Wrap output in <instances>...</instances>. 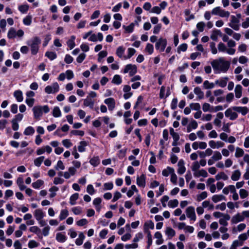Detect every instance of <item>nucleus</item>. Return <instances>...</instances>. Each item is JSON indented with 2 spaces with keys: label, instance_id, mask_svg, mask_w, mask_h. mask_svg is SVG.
Returning a JSON list of instances; mask_svg holds the SVG:
<instances>
[{
  "label": "nucleus",
  "instance_id": "f704fd0d",
  "mask_svg": "<svg viewBox=\"0 0 249 249\" xmlns=\"http://www.w3.org/2000/svg\"><path fill=\"white\" fill-rule=\"evenodd\" d=\"M56 239L59 242H64L66 240V237L65 235L59 232L56 234Z\"/></svg>",
  "mask_w": 249,
  "mask_h": 249
},
{
  "label": "nucleus",
  "instance_id": "37998d69",
  "mask_svg": "<svg viewBox=\"0 0 249 249\" xmlns=\"http://www.w3.org/2000/svg\"><path fill=\"white\" fill-rule=\"evenodd\" d=\"M44 184V181L41 179H38L36 181L32 183V186L35 189H38Z\"/></svg>",
  "mask_w": 249,
  "mask_h": 249
},
{
  "label": "nucleus",
  "instance_id": "f3484780",
  "mask_svg": "<svg viewBox=\"0 0 249 249\" xmlns=\"http://www.w3.org/2000/svg\"><path fill=\"white\" fill-rule=\"evenodd\" d=\"M231 217L229 214H225L220 218L219 220V224L221 225L226 226L228 225V221L229 220Z\"/></svg>",
  "mask_w": 249,
  "mask_h": 249
},
{
  "label": "nucleus",
  "instance_id": "bb28decb",
  "mask_svg": "<svg viewBox=\"0 0 249 249\" xmlns=\"http://www.w3.org/2000/svg\"><path fill=\"white\" fill-rule=\"evenodd\" d=\"M215 178L217 180L221 179L226 180L229 178V177L224 172H221L216 175Z\"/></svg>",
  "mask_w": 249,
  "mask_h": 249
},
{
  "label": "nucleus",
  "instance_id": "e433bc0d",
  "mask_svg": "<svg viewBox=\"0 0 249 249\" xmlns=\"http://www.w3.org/2000/svg\"><path fill=\"white\" fill-rule=\"evenodd\" d=\"M89 162L93 166H96L100 163V159L98 156L93 157L90 160Z\"/></svg>",
  "mask_w": 249,
  "mask_h": 249
},
{
  "label": "nucleus",
  "instance_id": "4d7b16f0",
  "mask_svg": "<svg viewBox=\"0 0 249 249\" xmlns=\"http://www.w3.org/2000/svg\"><path fill=\"white\" fill-rule=\"evenodd\" d=\"M239 195L241 198L243 199L246 198L248 196L249 193L247 190L244 189H241L239 191Z\"/></svg>",
  "mask_w": 249,
  "mask_h": 249
},
{
  "label": "nucleus",
  "instance_id": "774afa93",
  "mask_svg": "<svg viewBox=\"0 0 249 249\" xmlns=\"http://www.w3.org/2000/svg\"><path fill=\"white\" fill-rule=\"evenodd\" d=\"M210 48L213 54H215L217 53V50L215 47V44L214 42L210 43Z\"/></svg>",
  "mask_w": 249,
  "mask_h": 249
},
{
  "label": "nucleus",
  "instance_id": "58836bf2",
  "mask_svg": "<svg viewBox=\"0 0 249 249\" xmlns=\"http://www.w3.org/2000/svg\"><path fill=\"white\" fill-rule=\"evenodd\" d=\"M122 79L119 75H115L112 79V82L114 84L119 85L122 83Z\"/></svg>",
  "mask_w": 249,
  "mask_h": 249
},
{
  "label": "nucleus",
  "instance_id": "cd10ccee",
  "mask_svg": "<svg viewBox=\"0 0 249 249\" xmlns=\"http://www.w3.org/2000/svg\"><path fill=\"white\" fill-rule=\"evenodd\" d=\"M17 183L21 191H22L26 189V187L24 185L23 179L22 178L18 177L17 178Z\"/></svg>",
  "mask_w": 249,
  "mask_h": 249
},
{
  "label": "nucleus",
  "instance_id": "4468645a",
  "mask_svg": "<svg viewBox=\"0 0 249 249\" xmlns=\"http://www.w3.org/2000/svg\"><path fill=\"white\" fill-rule=\"evenodd\" d=\"M154 227V223L151 220L147 221L146 222H145V223L144 224V226H143L144 231L146 233H148V232H150V231H149V229H153Z\"/></svg>",
  "mask_w": 249,
  "mask_h": 249
},
{
  "label": "nucleus",
  "instance_id": "7c9ffc66",
  "mask_svg": "<svg viewBox=\"0 0 249 249\" xmlns=\"http://www.w3.org/2000/svg\"><path fill=\"white\" fill-rule=\"evenodd\" d=\"M212 199L214 203H217L221 200H225V197L222 195H216L213 196Z\"/></svg>",
  "mask_w": 249,
  "mask_h": 249
},
{
  "label": "nucleus",
  "instance_id": "5701e85b",
  "mask_svg": "<svg viewBox=\"0 0 249 249\" xmlns=\"http://www.w3.org/2000/svg\"><path fill=\"white\" fill-rule=\"evenodd\" d=\"M34 215L37 220H40L44 216V213L40 209H37L34 212Z\"/></svg>",
  "mask_w": 249,
  "mask_h": 249
},
{
  "label": "nucleus",
  "instance_id": "a19ab883",
  "mask_svg": "<svg viewBox=\"0 0 249 249\" xmlns=\"http://www.w3.org/2000/svg\"><path fill=\"white\" fill-rule=\"evenodd\" d=\"M79 195L78 193L73 194L70 197V203L71 205L75 204V201L78 199Z\"/></svg>",
  "mask_w": 249,
  "mask_h": 249
},
{
  "label": "nucleus",
  "instance_id": "c756f323",
  "mask_svg": "<svg viewBox=\"0 0 249 249\" xmlns=\"http://www.w3.org/2000/svg\"><path fill=\"white\" fill-rule=\"evenodd\" d=\"M174 169L170 167H167L162 172V175L164 177H168L169 175L173 173Z\"/></svg>",
  "mask_w": 249,
  "mask_h": 249
},
{
  "label": "nucleus",
  "instance_id": "412c9836",
  "mask_svg": "<svg viewBox=\"0 0 249 249\" xmlns=\"http://www.w3.org/2000/svg\"><path fill=\"white\" fill-rule=\"evenodd\" d=\"M194 176L195 177H197V178L201 177V176H202L204 178H206L208 176V173L206 172V171H205V170L201 169L200 170H197L196 172H194Z\"/></svg>",
  "mask_w": 249,
  "mask_h": 249
},
{
  "label": "nucleus",
  "instance_id": "0eeeda50",
  "mask_svg": "<svg viewBox=\"0 0 249 249\" xmlns=\"http://www.w3.org/2000/svg\"><path fill=\"white\" fill-rule=\"evenodd\" d=\"M137 71L136 66L132 64L127 65L124 69V73L129 72L130 76L134 75L137 72Z\"/></svg>",
  "mask_w": 249,
  "mask_h": 249
},
{
  "label": "nucleus",
  "instance_id": "ddd939ff",
  "mask_svg": "<svg viewBox=\"0 0 249 249\" xmlns=\"http://www.w3.org/2000/svg\"><path fill=\"white\" fill-rule=\"evenodd\" d=\"M232 109L235 111L241 113L243 115H246L249 112V109L246 107H233Z\"/></svg>",
  "mask_w": 249,
  "mask_h": 249
},
{
  "label": "nucleus",
  "instance_id": "864d4df0",
  "mask_svg": "<svg viewBox=\"0 0 249 249\" xmlns=\"http://www.w3.org/2000/svg\"><path fill=\"white\" fill-rule=\"evenodd\" d=\"M178 201L177 199H174L170 200L168 202V205L169 207L175 208L178 206Z\"/></svg>",
  "mask_w": 249,
  "mask_h": 249
},
{
  "label": "nucleus",
  "instance_id": "c03bdc74",
  "mask_svg": "<svg viewBox=\"0 0 249 249\" xmlns=\"http://www.w3.org/2000/svg\"><path fill=\"white\" fill-rule=\"evenodd\" d=\"M16 36V30L13 28H10L8 32V34H7L8 37L9 38H14Z\"/></svg>",
  "mask_w": 249,
  "mask_h": 249
},
{
  "label": "nucleus",
  "instance_id": "13d9d810",
  "mask_svg": "<svg viewBox=\"0 0 249 249\" xmlns=\"http://www.w3.org/2000/svg\"><path fill=\"white\" fill-rule=\"evenodd\" d=\"M200 168V164L198 161H195L193 163L192 166L191 167V169L192 171L194 172L197 171L199 168Z\"/></svg>",
  "mask_w": 249,
  "mask_h": 249
},
{
  "label": "nucleus",
  "instance_id": "e2e57ef3",
  "mask_svg": "<svg viewBox=\"0 0 249 249\" xmlns=\"http://www.w3.org/2000/svg\"><path fill=\"white\" fill-rule=\"evenodd\" d=\"M187 49V45L186 43H183L179 45L178 48V53H180V51H185Z\"/></svg>",
  "mask_w": 249,
  "mask_h": 249
},
{
  "label": "nucleus",
  "instance_id": "ea45409f",
  "mask_svg": "<svg viewBox=\"0 0 249 249\" xmlns=\"http://www.w3.org/2000/svg\"><path fill=\"white\" fill-rule=\"evenodd\" d=\"M35 133V129L32 126L27 127L24 130V134L25 135H32Z\"/></svg>",
  "mask_w": 249,
  "mask_h": 249
},
{
  "label": "nucleus",
  "instance_id": "a211bd4d",
  "mask_svg": "<svg viewBox=\"0 0 249 249\" xmlns=\"http://www.w3.org/2000/svg\"><path fill=\"white\" fill-rule=\"evenodd\" d=\"M84 106L85 107H89L90 108H92L94 106V100H92L90 97H87L84 100Z\"/></svg>",
  "mask_w": 249,
  "mask_h": 249
},
{
  "label": "nucleus",
  "instance_id": "6e6d98bb",
  "mask_svg": "<svg viewBox=\"0 0 249 249\" xmlns=\"http://www.w3.org/2000/svg\"><path fill=\"white\" fill-rule=\"evenodd\" d=\"M23 23L26 25H30L32 23V16L28 15L23 20Z\"/></svg>",
  "mask_w": 249,
  "mask_h": 249
},
{
  "label": "nucleus",
  "instance_id": "9b49d317",
  "mask_svg": "<svg viewBox=\"0 0 249 249\" xmlns=\"http://www.w3.org/2000/svg\"><path fill=\"white\" fill-rule=\"evenodd\" d=\"M104 102L107 105L108 109L110 110H112L115 107V102L114 99L112 98L106 99Z\"/></svg>",
  "mask_w": 249,
  "mask_h": 249
},
{
  "label": "nucleus",
  "instance_id": "49530a36",
  "mask_svg": "<svg viewBox=\"0 0 249 249\" xmlns=\"http://www.w3.org/2000/svg\"><path fill=\"white\" fill-rule=\"evenodd\" d=\"M44 159V156H41L34 160V164L36 166L39 167Z\"/></svg>",
  "mask_w": 249,
  "mask_h": 249
},
{
  "label": "nucleus",
  "instance_id": "dca6fc26",
  "mask_svg": "<svg viewBox=\"0 0 249 249\" xmlns=\"http://www.w3.org/2000/svg\"><path fill=\"white\" fill-rule=\"evenodd\" d=\"M178 173L180 175L184 173L186 171V168L184 166V161L182 160H179V161L178 162Z\"/></svg>",
  "mask_w": 249,
  "mask_h": 249
},
{
  "label": "nucleus",
  "instance_id": "4c0bfd02",
  "mask_svg": "<svg viewBox=\"0 0 249 249\" xmlns=\"http://www.w3.org/2000/svg\"><path fill=\"white\" fill-rule=\"evenodd\" d=\"M53 115L54 117H59L61 116V113L59 108L58 107H55L53 110Z\"/></svg>",
  "mask_w": 249,
  "mask_h": 249
},
{
  "label": "nucleus",
  "instance_id": "4be33fe9",
  "mask_svg": "<svg viewBox=\"0 0 249 249\" xmlns=\"http://www.w3.org/2000/svg\"><path fill=\"white\" fill-rule=\"evenodd\" d=\"M241 175V172L239 170H235L232 173L231 179L233 181H237L240 178Z\"/></svg>",
  "mask_w": 249,
  "mask_h": 249
},
{
  "label": "nucleus",
  "instance_id": "b1692460",
  "mask_svg": "<svg viewBox=\"0 0 249 249\" xmlns=\"http://www.w3.org/2000/svg\"><path fill=\"white\" fill-rule=\"evenodd\" d=\"M14 95L18 102H21L23 101V98L21 90H16L14 93Z\"/></svg>",
  "mask_w": 249,
  "mask_h": 249
},
{
  "label": "nucleus",
  "instance_id": "0e129e2a",
  "mask_svg": "<svg viewBox=\"0 0 249 249\" xmlns=\"http://www.w3.org/2000/svg\"><path fill=\"white\" fill-rule=\"evenodd\" d=\"M29 7L27 5H21L18 7V10L22 13H26L28 10Z\"/></svg>",
  "mask_w": 249,
  "mask_h": 249
},
{
  "label": "nucleus",
  "instance_id": "603ef678",
  "mask_svg": "<svg viewBox=\"0 0 249 249\" xmlns=\"http://www.w3.org/2000/svg\"><path fill=\"white\" fill-rule=\"evenodd\" d=\"M153 46L150 43H147L145 49V51L148 53L149 54H151L153 53Z\"/></svg>",
  "mask_w": 249,
  "mask_h": 249
},
{
  "label": "nucleus",
  "instance_id": "c85d7f7f",
  "mask_svg": "<svg viewBox=\"0 0 249 249\" xmlns=\"http://www.w3.org/2000/svg\"><path fill=\"white\" fill-rule=\"evenodd\" d=\"M85 238V235L83 232H80L79 234L78 238L75 241V244L77 246H80L83 244V240Z\"/></svg>",
  "mask_w": 249,
  "mask_h": 249
},
{
  "label": "nucleus",
  "instance_id": "7ed1b4c3",
  "mask_svg": "<svg viewBox=\"0 0 249 249\" xmlns=\"http://www.w3.org/2000/svg\"><path fill=\"white\" fill-rule=\"evenodd\" d=\"M40 43V39L36 36L32 39L30 44H28L30 46L31 53L33 55H36L37 53Z\"/></svg>",
  "mask_w": 249,
  "mask_h": 249
},
{
  "label": "nucleus",
  "instance_id": "393cba45",
  "mask_svg": "<svg viewBox=\"0 0 249 249\" xmlns=\"http://www.w3.org/2000/svg\"><path fill=\"white\" fill-rule=\"evenodd\" d=\"M229 80L228 77H225L220 80H216L215 83L218 84L220 87L222 88L225 87L227 83V81Z\"/></svg>",
  "mask_w": 249,
  "mask_h": 249
},
{
  "label": "nucleus",
  "instance_id": "de8ad7c7",
  "mask_svg": "<svg viewBox=\"0 0 249 249\" xmlns=\"http://www.w3.org/2000/svg\"><path fill=\"white\" fill-rule=\"evenodd\" d=\"M124 48L122 46L119 47L116 50V54L120 57L121 58L124 52Z\"/></svg>",
  "mask_w": 249,
  "mask_h": 249
},
{
  "label": "nucleus",
  "instance_id": "c9c22d12",
  "mask_svg": "<svg viewBox=\"0 0 249 249\" xmlns=\"http://www.w3.org/2000/svg\"><path fill=\"white\" fill-rule=\"evenodd\" d=\"M87 145V142L86 141H81L78 146V150L80 152H83L85 151V147Z\"/></svg>",
  "mask_w": 249,
  "mask_h": 249
},
{
  "label": "nucleus",
  "instance_id": "052dcab7",
  "mask_svg": "<svg viewBox=\"0 0 249 249\" xmlns=\"http://www.w3.org/2000/svg\"><path fill=\"white\" fill-rule=\"evenodd\" d=\"M207 197V193L206 192H202L199 195L197 196V200L200 201L206 198Z\"/></svg>",
  "mask_w": 249,
  "mask_h": 249
},
{
  "label": "nucleus",
  "instance_id": "338daca9",
  "mask_svg": "<svg viewBox=\"0 0 249 249\" xmlns=\"http://www.w3.org/2000/svg\"><path fill=\"white\" fill-rule=\"evenodd\" d=\"M190 107L195 110H200V106L199 103H191L190 104Z\"/></svg>",
  "mask_w": 249,
  "mask_h": 249
},
{
  "label": "nucleus",
  "instance_id": "8fccbe9b",
  "mask_svg": "<svg viewBox=\"0 0 249 249\" xmlns=\"http://www.w3.org/2000/svg\"><path fill=\"white\" fill-rule=\"evenodd\" d=\"M212 109H213V107H211L208 103H205L202 106V109L204 112L212 111Z\"/></svg>",
  "mask_w": 249,
  "mask_h": 249
},
{
  "label": "nucleus",
  "instance_id": "79ce46f5",
  "mask_svg": "<svg viewBox=\"0 0 249 249\" xmlns=\"http://www.w3.org/2000/svg\"><path fill=\"white\" fill-rule=\"evenodd\" d=\"M244 150L239 147H236V151L235 153V156L236 158L241 157L244 155Z\"/></svg>",
  "mask_w": 249,
  "mask_h": 249
},
{
  "label": "nucleus",
  "instance_id": "20e7f679",
  "mask_svg": "<svg viewBox=\"0 0 249 249\" xmlns=\"http://www.w3.org/2000/svg\"><path fill=\"white\" fill-rule=\"evenodd\" d=\"M212 14L214 15H218L222 18H228L230 15L229 12L222 9L220 7L214 8L212 11Z\"/></svg>",
  "mask_w": 249,
  "mask_h": 249
},
{
  "label": "nucleus",
  "instance_id": "a18cd8bd",
  "mask_svg": "<svg viewBox=\"0 0 249 249\" xmlns=\"http://www.w3.org/2000/svg\"><path fill=\"white\" fill-rule=\"evenodd\" d=\"M212 158L215 160H219L222 159V156L219 151H215Z\"/></svg>",
  "mask_w": 249,
  "mask_h": 249
},
{
  "label": "nucleus",
  "instance_id": "1a4fd4ad",
  "mask_svg": "<svg viewBox=\"0 0 249 249\" xmlns=\"http://www.w3.org/2000/svg\"><path fill=\"white\" fill-rule=\"evenodd\" d=\"M187 216L190 218L191 220L195 221L196 216L195 214V208L192 206L188 207L186 210Z\"/></svg>",
  "mask_w": 249,
  "mask_h": 249
},
{
  "label": "nucleus",
  "instance_id": "2eb2a0df",
  "mask_svg": "<svg viewBox=\"0 0 249 249\" xmlns=\"http://www.w3.org/2000/svg\"><path fill=\"white\" fill-rule=\"evenodd\" d=\"M137 184L140 187H144L145 185V176L142 174L137 178Z\"/></svg>",
  "mask_w": 249,
  "mask_h": 249
},
{
  "label": "nucleus",
  "instance_id": "9d476101",
  "mask_svg": "<svg viewBox=\"0 0 249 249\" xmlns=\"http://www.w3.org/2000/svg\"><path fill=\"white\" fill-rule=\"evenodd\" d=\"M232 110V107L231 108H229L227 109L225 112V115L226 117H229L230 120H235L238 117L237 113H236L235 112H233Z\"/></svg>",
  "mask_w": 249,
  "mask_h": 249
},
{
  "label": "nucleus",
  "instance_id": "473e14b6",
  "mask_svg": "<svg viewBox=\"0 0 249 249\" xmlns=\"http://www.w3.org/2000/svg\"><path fill=\"white\" fill-rule=\"evenodd\" d=\"M243 245L242 241L239 240H235L232 242V245L230 247V249H236L237 247L241 246Z\"/></svg>",
  "mask_w": 249,
  "mask_h": 249
},
{
  "label": "nucleus",
  "instance_id": "69168bd1",
  "mask_svg": "<svg viewBox=\"0 0 249 249\" xmlns=\"http://www.w3.org/2000/svg\"><path fill=\"white\" fill-rule=\"evenodd\" d=\"M205 26V24L204 22H199L196 24V28L199 32H201L203 31Z\"/></svg>",
  "mask_w": 249,
  "mask_h": 249
},
{
  "label": "nucleus",
  "instance_id": "2f4dec72",
  "mask_svg": "<svg viewBox=\"0 0 249 249\" xmlns=\"http://www.w3.org/2000/svg\"><path fill=\"white\" fill-rule=\"evenodd\" d=\"M45 56L46 57H47L51 60H53L55 59L57 57V55H56V53H55L54 52H49V51L46 52Z\"/></svg>",
  "mask_w": 249,
  "mask_h": 249
},
{
  "label": "nucleus",
  "instance_id": "f8f14e48",
  "mask_svg": "<svg viewBox=\"0 0 249 249\" xmlns=\"http://www.w3.org/2000/svg\"><path fill=\"white\" fill-rule=\"evenodd\" d=\"M244 217L242 213H237L232 216L231 219V222L232 224H236L239 222L244 221Z\"/></svg>",
  "mask_w": 249,
  "mask_h": 249
},
{
  "label": "nucleus",
  "instance_id": "5fc2aeb1",
  "mask_svg": "<svg viewBox=\"0 0 249 249\" xmlns=\"http://www.w3.org/2000/svg\"><path fill=\"white\" fill-rule=\"evenodd\" d=\"M69 213L67 210H63L61 211L59 218L61 220L65 219L68 215Z\"/></svg>",
  "mask_w": 249,
  "mask_h": 249
},
{
  "label": "nucleus",
  "instance_id": "f257e3e1",
  "mask_svg": "<svg viewBox=\"0 0 249 249\" xmlns=\"http://www.w3.org/2000/svg\"><path fill=\"white\" fill-rule=\"evenodd\" d=\"M211 64L213 70L218 73L221 71L226 72L230 66V62L225 61L222 57L213 60L211 62Z\"/></svg>",
  "mask_w": 249,
  "mask_h": 249
},
{
  "label": "nucleus",
  "instance_id": "a878e982",
  "mask_svg": "<svg viewBox=\"0 0 249 249\" xmlns=\"http://www.w3.org/2000/svg\"><path fill=\"white\" fill-rule=\"evenodd\" d=\"M155 237L157 239L156 242L157 245H160L163 243V240L162 238V235L160 232L157 231L155 233Z\"/></svg>",
  "mask_w": 249,
  "mask_h": 249
},
{
  "label": "nucleus",
  "instance_id": "09e8293b",
  "mask_svg": "<svg viewBox=\"0 0 249 249\" xmlns=\"http://www.w3.org/2000/svg\"><path fill=\"white\" fill-rule=\"evenodd\" d=\"M203 87L206 89H213L214 87V84L206 80L203 83Z\"/></svg>",
  "mask_w": 249,
  "mask_h": 249
},
{
  "label": "nucleus",
  "instance_id": "6ab92c4d",
  "mask_svg": "<svg viewBox=\"0 0 249 249\" xmlns=\"http://www.w3.org/2000/svg\"><path fill=\"white\" fill-rule=\"evenodd\" d=\"M236 98H240L242 96V87L240 85H237L234 89Z\"/></svg>",
  "mask_w": 249,
  "mask_h": 249
},
{
  "label": "nucleus",
  "instance_id": "72a5a7b5",
  "mask_svg": "<svg viewBox=\"0 0 249 249\" xmlns=\"http://www.w3.org/2000/svg\"><path fill=\"white\" fill-rule=\"evenodd\" d=\"M165 233L171 239L172 237L175 236V231L170 227H167L165 231Z\"/></svg>",
  "mask_w": 249,
  "mask_h": 249
},
{
  "label": "nucleus",
  "instance_id": "39448f33",
  "mask_svg": "<svg viewBox=\"0 0 249 249\" xmlns=\"http://www.w3.org/2000/svg\"><path fill=\"white\" fill-rule=\"evenodd\" d=\"M218 51L220 52H226L230 55H233L235 53V50L233 48L227 49L226 45L222 42H220L217 46Z\"/></svg>",
  "mask_w": 249,
  "mask_h": 249
},
{
  "label": "nucleus",
  "instance_id": "680f3d73",
  "mask_svg": "<svg viewBox=\"0 0 249 249\" xmlns=\"http://www.w3.org/2000/svg\"><path fill=\"white\" fill-rule=\"evenodd\" d=\"M55 168L57 170L59 169L64 170L65 169V166L64 165L63 162L61 160H58L56 166L55 167Z\"/></svg>",
  "mask_w": 249,
  "mask_h": 249
},
{
  "label": "nucleus",
  "instance_id": "f03ea898",
  "mask_svg": "<svg viewBox=\"0 0 249 249\" xmlns=\"http://www.w3.org/2000/svg\"><path fill=\"white\" fill-rule=\"evenodd\" d=\"M33 111L34 116L35 119L37 120L40 119V117L42 116L43 111L47 113L49 112L50 109L48 106L45 105L44 106H35L33 108Z\"/></svg>",
  "mask_w": 249,
  "mask_h": 249
},
{
  "label": "nucleus",
  "instance_id": "bf43d9fd",
  "mask_svg": "<svg viewBox=\"0 0 249 249\" xmlns=\"http://www.w3.org/2000/svg\"><path fill=\"white\" fill-rule=\"evenodd\" d=\"M123 27L124 28L126 32L130 33L132 32L134 30V24L132 23L128 26H124Z\"/></svg>",
  "mask_w": 249,
  "mask_h": 249
},
{
  "label": "nucleus",
  "instance_id": "3c124183",
  "mask_svg": "<svg viewBox=\"0 0 249 249\" xmlns=\"http://www.w3.org/2000/svg\"><path fill=\"white\" fill-rule=\"evenodd\" d=\"M136 50L131 48H129L128 49V55L126 56H124V59H128L131 57L135 53Z\"/></svg>",
  "mask_w": 249,
  "mask_h": 249
},
{
  "label": "nucleus",
  "instance_id": "6e6552de",
  "mask_svg": "<svg viewBox=\"0 0 249 249\" xmlns=\"http://www.w3.org/2000/svg\"><path fill=\"white\" fill-rule=\"evenodd\" d=\"M231 22L229 23V25L235 31H238L239 29V20L234 16H232Z\"/></svg>",
  "mask_w": 249,
  "mask_h": 249
},
{
  "label": "nucleus",
  "instance_id": "423d86ee",
  "mask_svg": "<svg viewBox=\"0 0 249 249\" xmlns=\"http://www.w3.org/2000/svg\"><path fill=\"white\" fill-rule=\"evenodd\" d=\"M167 45V40L166 39L160 38L156 43V48L160 49V52H163Z\"/></svg>",
  "mask_w": 249,
  "mask_h": 249
},
{
  "label": "nucleus",
  "instance_id": "aec40b11",
  "mask_svg": "<svg viewBox=\"0 0 249 249\" xmlns=\"http://www.w3.org/2000/svg\"><path fill=\"white\" fill-rule=\"evenodd\" d=\"M194 92L197 96L198 99L200 100L204 98V93L199 87H196L194 89Z\"/></svg>",
  "mask_w": 249,
  "mask_h": 249
}]
</instances>
